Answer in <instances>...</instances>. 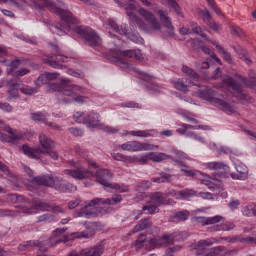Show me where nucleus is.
Listing matches in <instances>:
<instances>
[{
	"mask_svg": "<svg viewBox=\"0 0 256 256\" xmlns=\"http://www.w3.org/2000/svg\"><path fill=\"white\" fill-rule=\"evenodd\" d=\"M33 181L37 185H43L44 187H51L58 191L59 193H75L77 191V186L65 182L63 177L53 176L51 174L36 176L33 178Z\"/></svg>",
	"mask_w": 256,
	"mask_h": 256,
	"instance_id": "f257e3e1",
	"label": "nucleus"
},
{
	"mask_svg": "<svg viewBox=\"0 0 256 256\" xmlns=\"http://www.w3.org/2000/svg\"><path fill=\"white\" fill-rule=\"evenodd\" d=\"M121 195H115L112 198H95L90 201H86L83 207L78 211V217H83L84 219H93L99 216L97 213V207L99 205H118L121 203Z\"/></svg>",
	"mask_w": 256,
	"mask_h": 256,
	"instance_id": "f03ea898",
	"label": "nucleus"
},
{
	"mask_svg": "<svg viewBox=\"0 0 256 256\" xmlns=\"http://www.w3.org/2000/svg\"><path fill=\"white\" fill-rule=\"evenodd\" d=\"M179 234L175 233L172 235H164L159 239L147 238L145 234L139 236V238L132 243V247H136V251L145 247L147 251H151V249H155V247H167L169 243H173V241H179Z\"/></svg>",
	"mask_w": 256,
	"mask_h": 256,
	"instance_id": "7ed1b4c3",
	"label": "nucleus"
},
{
	"mask_svg": "<svg viewBox=\"0 0 256 256\" xmlns=\"http://www.w3.org/2000/svg\"><path fill=\"white\" fill-rule=\"evenodd\" d=\"M198 95L201 97V99L208 101V103H212V105H218V107H221L225 113H237V109H235L234 106H231V104L225 102L221 98H217L219 97V93L211 88L199 90Z\"/></svg>",
	"mask_w": 256,
	"mask_h": 256,
	"instance_id": "20e7f679",
	"label": "nucleus"
},
{
	"mask_svg": "<svg viewBox=\"0 0 256 256\" xmlns=\"http://www.w3.org/2000/svg\"><path fill=\"white\" fill-rule=\"evenodd\" d=\"M222 83L227 87L228 91H233L234 97H236L237 101H240L242 105H249V103H253V97L243 93V86L235 81L233 77L226 76L222 80Z\"/></svg>",
	"mask_w": 256,
	"mask_h": 256,
	"instance_id": "39448f33",
	"label": "nucleus"
},
{
	"mask_svg": "<svg viewBox=\"0 0 256 256\" xmlns=\"http://www.w3.org/2000/svg\"><path fill=\"white\" fill-rule=\"evenodd\" d=\"M46 4V7H49L51 11H54V13H58L60 15V18L64 23L67 25H77L78 21L77 18L73 16V14L67 10L62 9L61 7H65V3L57 0V3L51 1V0H43Z\"/></svg>",
	"mask_w": 256,
	"mask_h": 256,
	"instance_id": "423d86ee",
	"label": "nucleus"
},
{
	"mask_svg": "<svg viewBox=\"0 0 256 256\" xmlns=\"http://www.w3.org/2000/svg\"><path fill=\"white\" fill-rule=\"evenodd\" d=\"M74 31L75 33L83 37L85 45H88L89 47H101V37H99V34H97L95 30L89 27L83 28L81 26H78L74 29Z\"/></svg>",
	"mask_w": 256,
	"mask_h": 256,
	"instance_id": "0eeeda50",
	"label": "nucleus"
},
{
	"mask_svg": "<svg viewBox=\"0 0 256 256\" xmlns=\"http://www.w3.org/2000/svg\"><path fill=\"white\" fill-rule=\"evenodd\" d=\"M62 91L58 95V101L64 105H69L71 103V97L75 95V91H81V87L74 86L68 79L61 80Z\"/></svg>",
	"mask_w": 256,
	"mask_h": 256,
	"instance_id": "6e6552de",
	"label": "nucleus"
},
{
	"mask_svg": "<svg viewBox=\"0 0 256 256\" xmlns=\"http://www.w3.org/2000/svg\"><path fill=\"white\" fill-rule=\"evenodd\" d=\"M113 179V174L109 173V170L103 169L98 170L96 172V181L100 183V185H103V187L111 189V187L119 188V184L117 183H111V180Z\"/></svg>",
	"mask_w": 256,
	"mask_h": 256,
	"instance_id": "1a4fd4ad",
	"label": "nucleus"
},
{
	"mask_svg": "<svg viewBox=\"0 0 256 256\" xmlns=\"http://www.w3.org/2000/svg\"><path fill=\"white\" fill-rule=\"evenodd\" d=\"M158 15L160 17V21L163 24V27L168 29L166 33H164V37H174L175 36V28L173 27V22H171V18L167 15L166 11L159 10Z\"/></svg>",
	"mask_w": 256,
	"mask_h": 256,
	"instance_id": "9d476101",
	"label": "nucleus"
},
{
	"mask_svg": "<svg viewBox=\"0 0 256 256\" xmlns=\"http://www.w3.org/2000/svg\"><path fill=\"white\" fill-rule=\"evenodd\" d=\"M119 57H114L112 61L116 63L120 69H127L129 67V63L124 59H132L135 56V50H123L118 53ZM123 57V58H121Z\"/></svg>",
	"mask_w": 256,
	"mask_h": 256,
	"instance_id": "9b49d317",
	"label": "nucleus"
},
{
	"mask_svg": "<svg viewBox=\"0 0 256 256\" xmlns=\"http://www.w3.org/2000/svg\"><path fill=\"white\" fill-rule=\"evenodd\" d=\"M126 15L129 17L132 23H137L138 27L142 29V31H147V25L145 22L139 18V16L135 15V4H128L125 6Z\"/></svg>",
	"mask_w": 256,
	"mask_h": 256,
	"instance_id": "f8f14e48",
	"label": "nucleus"
},
{
	"mask_svg": "<svg viewBox=\"0 0 256 256\" xmlns=\"http://www.w3.org/2000/svg\"><path fill=\"white\" fill-rule=\"evenodd\" d=\"M139 13L142 17H144V19L149 21L150 27L153 31L161 30V23H159V20L155 18L153 13L149 12V10H146L145 8H140Z\"/></svg>",
	"mask_w": 256,
	"mask_h": 256,
	"instance_id": "ddd939ff",
	"label": "nucleus"
},
{
	"mask_svg": "<svg viewBox=\"0 0 256 256\" xmlns=\"http://www.w3.org/2000/svg\"><path fill=\"white\" fill-rule=\"evenodd\" d=\"M21 207H22V213H25L26 215H29V213H31V209H35L36 211H49V209H51V206L49 204L38 201V200H35L32 203H29V206H21Z\"/></svg>",
	"mask_w": 256,
	"mask_h": 256,
	"instance_id": "4468645a",
	"label": "nucleus"
},
{
	"mask_svg": "<svg viewBox=\"0 0 256 256\" xmlns=\"http://www.w3.org/2000/svg\"><path fill=\"white\" fill-rule=\"evenodd\" d=\"M31 119L37 123H44L48 127L54 129V131H59V126L55 122L47 121V114L41 112H35L31 114Z\"/></svg>",
	"mask_w": 256,
	"mask_h": 256,
	"instance_id": "2eb2a0df",
	"label": "nucleus"
},
{
	"mask_svg": "<svg viewBox=\"0 0 256 256\" xmlns=\"http://www.w3.org/2000/svg\"><path fill=\"white\" fill-rule=\"evenodd\" d=\"M223 219V216L219 215L213 217L198 216L194 217L192 221L194 223H199L200 225H215V223H221Z\"/></svg>",
	"mask_w": 256,
	"mask_h": 256,
	"instance_id": "dca6fc26",
	"label": "nucleus"
},
{
	"mask_svg": "<svg viewBox=\"0 0 256 256\" xmlns=\"http://www.w3.org/2000/svg\"><path fill=\"white\" fill-rule=\"evenodd\" d=\"M21 149L24 155L30 159H41V154H43V150L41 148H31L27 146V144H23Z\"/></svg>",
	"mask_w": 256,
	"mask_h": 256,
	"instance_id": "f3484780",
	"label": "nucleus"
},
{
	"mask_svg": "<svg viewBox=\"0 0 256 256\" xmlns=\"http://www.w3.org/2000/svg\"><path fill=\"white\" fill-rule=\"evenodd\" d=\"M213 245V241L211 240H200L197 243H194L192 245V249H195L196 255H205V253L208 251L207 247H211Z\"/></svg>",
	"mask_w": 256,
	"mask_h": 256,
	"instance_id": "a211bd4d",
	"label": "nucleus"
},
{
	"mask_svg": "<svg viewBox=\"0 0 256 256\" xmlns=\"http://www.w3.org/2000/svg\"><path fill=\"white\" fill-rule=\"evenodd\" d=\"M65 173L74 179H87V175L91 174V172L85 168L67 169Z\"/></svg>",
	"mask_w": 256,
	"mask_h": 256,
	"instance_id": "6ab92c4d",
	"label": "nucleus"
},
{
	"mask_svg": "<svg viewBox=\"0 0 256 256\" xmlns=\"http://www.w3.org/2000/svg\"><path fill=\"white\" fill-rule=\"evenodd\" d=\"M80 255L82 256H102L103 255V245H96L91 248H86L81 250Z\"/></svg>",
	"mask_w": 256,
	"mask_h": 256,
	"instance_id": "aec40b11",
	"label": "nucleus"
},
{
	"mask_svg": "<svg viewBox=\"0 0 256 256\" xmlns=\"http://www.w3.org/2000/svg\"><path fill=\"white\" fill-rule=\"evenodd\" d=\"M247 173V166L238 164L236 166V172L231 173L230 177H232V179H241L242 181H245V179H247Z\"/></svg>",
	"mask_w": 256,
	"mask_h": 256,
	"instance_id": "412c9836",
	"label": "nucleus"
},
{
	"mask_svg": "<svg viewBox=\"0 0 256 256\" xmlns=\"http://www.w3.org/2000/svg\"><path fill=\"white\" fill-rule=\"evenodd\" d=\"M39 143L41 145L40 149L43 151H48L55 148V143L53 140H51V138L47 137L45 134H40Z\"/></svg>",
	"mask_w": 256,
	"mask_h": 256,
	"instance_id": "4be33fe9",
	"label": "nucleus"
},
{
	"mask_svg": "<svg viewBox=\"0 0 256 256\" xmlns=\"http://www.w3.org/2000/svg\"><path fill=\"white\" fill-rule=\"evenodd\" d=\"M206 167L214 171H219V173H229V166L223 162H210L206 164Z\"/></svg>",
	"mask_w": 256,
	"mask_h": 256,
	"instance_id": "5701e85b",
	"label": "nucleus"
},
{
	"mask_svg": "<svg viewBox=\"0 0 256 256\" xmlns=\"http://www.w3.org/2000/svg\"><path fill=\"white\" fill-rule=\"evenodd\" d=\"M240 81L247 85V87H256V72L255 70H249L248 78H243L242 76H238Z\"/></svg>",
	"mask_w": 256,
	"mask_h": 256,
	"instance_id": "b1692460",
	"label": "nucleus"
},
{
	"mask_svg": "<svg viewBox=\"0 0 256 256\" xmlns=\"http://www.w3.org/2000/svg\"><path fill=\"white\" fill-rule=\"evenodd\" d=\"M212 45H215L216 49L218 50V53L222 55L223 59L227 61V63H233V56H231V53L227 52L223 46L219 45L217 41H211Z\"/></svg>",
	"mask_w": 256,
	"mask_h": 256,
	"instance_id": "393cba45",
	"label": "nucleus"
},
{
	"mask_svg": "<svg viewBox=\"0 0 256 256\" xmlns=\"http://www.w3.org/2000/svg\"><path fill=\"white\" fill-rule=\"evenodd\" d=\"M227 253V248L225 246L213 247L210 250H207L203 256H225Z\"/></svg>",
	"mask_w": 256,
	"mask_h": 256,
	"instance_id": "a878e982",
	"label": "nucleus"
},
{
	"mask_svg": "<svg viewBox=\"0 0 256 256\" xmlns=\"http://www.w3.org/2000/svg\"><path fill=\"white\" fill-rule=\"evenodd\" d=\"M206 185L210 189V191H213L216 193V195H219L221 191H223V182L219 180H213V181H206Z\"/></svg>",
	"mask_w": 256,
	"mask_h": 256,
	"instance_id": "bb28decb",
	"label": "nucleus"
},
{
	"mask_svg": "<svg viewBox=\"0 0 256 256\" xmlns=\"http://www.w3.org/2000/svg\"><path fill=\"white\" fill-rule=\"evenodd\" d=\"M121 149H123V151H141L143 144L137 141L127 142L121 145Z\"/></svg>",
	"mask_w": 256,
	"mask_h": 256,
	"instance_id": "cd10ccee",
	"label": "nucleus"
},
{
	"mask_svg": "<svg viewBox=\"0 0 256 256\" xmlns=\"http://www.w3.org/2000/svg\"><path fill=\"white\" fill-rule=\"evenodd\" d=\"M153 227V223H151V219L145 218L138 222V224L134 227V232L138 233V231H143L145 229H151Z\"/></svg>",
	"mask_w": 256,
	"mask_h": 256,
	"instance_id": "c85d7f7f",
	"label": "nucleus"
},
{
	"mask_svg": "<svg viewBox=\"0 0 256 256\" xmlns=\"http://www.w3.org/2000/svg\"><path fill=\"white\" fill-rule=\"evenodd\" d=\"M146 159H149L150 161H153L154 163H161V161H165L167 159V155L165 153H155L150 152L145 155Z\"/></svg>",
	"mask_w": 256,
	"mask_h": 256,
	"instance_id": "c756f323",
	"label": "nucleus"
},
{
	"mask_svg": "<svg viewBox=\"0 0 256 256\" xmlns=\"http://www.w3.org/2000/svg\"><path fill=\"white\" fill-rule=\"evenodd\" d=\"M86 125L87 127H98L99 115L95 113L86 114Z\"/></svg>",
	"mask_w": 256,
	"mask_h": 256,
	"instance_id": "7c9ffc66",
	"label": "nucleus"
},
{
	"mask_svg": "<svg viewBox=\"0 0 256 256\" xmlns=\"http://www.w3.org/2000/svg\"><path fill=\"white\" fill-rule=\"evenodd\" d=\"M232 48L239 55L240 59H242V61H245V63H247V65H251V63H253V61H251V58H249V55L247 54V50H245V48L239 47L237 49L235 46H232Z\"/></svg>",
	"mask_w": 256,
	"mask_h": 256,
	"instance_id": "2f4dec72",
	"label": "nucleus"
},
{
	"mask_svg": "<svg viewBox=\"0 0 256 256\" xmlns=\"http://www.w3.org/2000/svg\"><path fill=\"white\" fill-rule=\"evenodd\" d=\"M197 195V192L193 189H185L182 191H178V196H176V199H191V197H195Z\"/></svg>",
	"mask_w": 256,
	"mask_h": 256,
	"instance_id": "473e14b6",
	"label": "nucleus"
},
{
	"mask_svg": "<svg viewBox=\"0 0 256 256\" xmlns=\"http://www.w3.org/2000/svg\"><path fill=\"white\" fill-rule=\"evenodd\" d=\"M196 13L201 17L202 21L206 24L209 23V21H212L213 19V17L211 16V12H209L207 8L205 9L197 8Z\"/></svg>",
	"mask_w": 256,
	"mask_h": 256,
	"instance_id": "72a5a7b5",
	"label": "nucleus"
},
{
	"mask_svg": "<svg viewBox=\"0 0 256 256\" xmlns=\"http://www.w3.org/2000/svg\"><path fill=\"white\" fill-rule=\"evenodd\" d=\"M191 33H195L196 35H200V37H202V39H205V41H208V43H211V39H209V37L207 36V34L203 33V28H201L200 26H197V24L193 23L191 24Z\"/></svg>",
	"mask_w": 256,
	"mask_h": 256,
	"instance_id": "f704fd0d",
	"label": "nucleus"
},
{
	"mask_svg": "<svg viewBox=\"0 0 256 256\" xmlns=\"http://www.w3.org/2000/svg\"><path fill=\"white\" fill-rule=\"evenodd\" d=\"M192 47L196 51H203V53H211V49L205 46V44H203V41L201 40H194L192 42Z\"/></svg>",
	"mask_w": 256,
	"mask_h": 256,
	"instance_id": "c9c22d12",
	"label": "nucleus"
},
{
	"mask_svg": "<svg viewBox=\"0 0 256 256\" xmlns=\"http://www.w3.org/2000/svg\"><path fill=\"white\" fill-rule=\"evenodd\" d=\"M153 183H171L173 176L171 174L160 173V177L152 178Z\"/></svg>",
	"mask_w": 256,
	"mask_h": 256,
	"instance_id": "e433bc0d",
	"label": "nucleus"
},
{
	"mask_svg": "<svg viewBox=\"0 0 256 256\" xmlns=\"http://www.w3.org/2000/svg\"><path fill=\"white\" fill-rule=\"evenodd\" d=\"M150 199L153 203L156 205H164L165 203V196H163V193L161 192H155L151 194Z\"/></svg>",
	"mask_w": 256,
	"mask_h": 256,
	"instance_id": "4c0bfd02",
	"label": "nucleus"
},
{
	"mask_svg": "<svg viewBox=\"0 0 256 256\" xmlns=\"http://www.w3.org/2000/svg\"><path fill=\"white\" fill-rule=\"evenodd\" d=\"M16 203H18L17 209H20V213H23V207H29V199L25 198L24 196L18 195L17 196V201Z\"/></svg>",
	"mask_w": 256,
	"mask_h": 256,
	"instance_id": "58836bf2",
	"label": "nucleus"
},
{
	"mask_svg": "<svg viewBox=\"0 0 256 256\" xmlns=\"http://www.w3.org/2000/svg\"><path fill=\"white\" fill-rule=\"evenodd\" d=\"M21 93L24 95H35V93H39V87H31L29 85H24L20 88Z\"/></svg>",
	"mask_w": 256,
	"mask_h": 256,
	"instance_id": "ea45409f",
	"label": "nucleus"
},
{
	"mask_svg": "<svg viewBox=\"0 0 256 256\" xmlns=\"http://www.w3.org/2000/svg\"><path fill=\"white\" fill-rule=\"evenodd\" d=\"M255 243V238L253 237H247V238H241L239 236H235L229 240V243Z\"/></svg>",
	"mask_w": 256,
	"mask_h": 256,
	"instance_id": "a19ab883",
	"label": "nucleus"
},
{
	"mask_svg": "<svg viewBox=\"0 0 256 256\" xmlns=\"http://www.w3.org/2000/svg\"><path fill=\"white\" fill-rule=\"evenodd\" d=\"M6 65L7 67H10V69L7 70V74L11 75V73H15V71L19 68V65H21V60L14 59L11 61V63Z\"/></svg>",
	"mask_w": 256,
	"mask_h": 256,
	"instance_id": "79ce46f5",
	"label": "nucleus"
},
{
	"mask_svg": "<svg viewBox=\"0 0 256 256\" xmlns=\"http://www.w3.org/2000/svg\"><path fill=\"white\" fill-rule=\"evenodd\" d=\"M93 235H95V233L93 231H91L90 233L87 232H74L71 234L72 239H81V237L83 239H89L91 237H93Z\"/></svg>",
	"mask_w": 256,
	"mask_h": 256,
	"instance_id": "37998d69",
	"label": "nucleus"
},
{
	"mask_svg": "<svg viewBox=\"0 0 256 256\" xmlns=\"http://www.w3.org/2000/svg\"><path fill=\"white\" fill-rule=\"evenodd\" d=\"M168 5L170 7H172V9L175 11V13L179 16V17H183V12H181V7L179 6V4L177 2H175V0H166Z\"/></svg>",
	"mask_w": 256,
	"mask_h": 256,
	"instance_id": "c03bdc74",
	"label": "nucleus"
},
{
	"mask_svg": "<svg viewBox=\"0 0 256 256\" xmlns=\"http://www.w3.org/2000/svg\"><path fill=\"white\" fill-rule=\"evenodd\" d=\"M43 63L45 65H49L50 67H53V69H63V65L59 64V62H57L56 59L51 60L49 58H44Z\"/></svg>",
	"mask_w": 256,
	"mask_h": 256,
	"instance_id": "a18cd8bd",
	"label": "nucleus"
},
{
	"mask_svg": "<svg viewBox=\"0 0 256 256\" xmlns=\"http://www.w3.org/2000/svg\"><path fill=\"white\" fill-rule=\"evenodd\" d=\"M174 87L178 91H182V93H189L188 86L183 82V80H178L177 82H174Z\"/></svg>",
	"mask_w": 256,
	"mask_h": 256,
	"instance_id": "49530a36",
	"label": "nucleus"
},
{
	"mask_svg": "<svg viewBox=\"0 0 256 256\" xmlns=\"http://www.w3.org/2000/svg\"><path fill=\"white\" fill-rule=\"evenodd\" d=\"M51 221H55V215L47 213L38 217L37 223H49Z\"/></svg>",
	"mask_w": 256,
	"mask_h": 256,
	"instance_id": "de8ad7c7",
	"label": "nucleus"
},
{
	"mask_svg": "<svg viewBox=\"0 0 256 256\" xmlns=\"http://www.w3.org/2000/svg\"><path fill=\"white\" fill-rule=\"evenodd\" d=\"M189 215L190 213L188 210L180 211L176 213L174 219H176V221H187V219H189Z\"/></svg>",
	"mask_w": 256,
	"mask_h": 256,
	"instance_id": "09e8293b",
	"label": "nucleus"
},
{
	"mask_svg": "<svg viewBox=\"0 0 256 256\" xmlns=\"http://www.w3.org/2000/svg\"><path fill=\"white\" fill-rule=\"evenodd\" d=\"M142 211H147L146 215H153L159 213V208L155 205H145L142 207Z\"/></svg>",
	"mask_w": 256,
	"mask_h": 256,
	"instance_id": "8fccbe9b",
	"label": "nucleus"
},
{
	"mask_svg": "<svg viewBox=\"0 0 256 256\" xmlns=\"http://www.w3.org/2000/svg\"><path fill=\"white\" fill-rule=\"evenodd\" d=\"M17 215H19V212L15 210L0 209V217H17Z\"/></svg>",
	"mask_w": 256,
	"mask_h": 256,
	"instance_id": "3c124183",
	"label": "nucleus"
},
{
	"mask_svg": "<svg viewBox=\"0 0 256 256\" xmlns=\"http://www.w3.org/2000/svg\"><path fill=\"white\" fill-rule=\"evenodd\" d=\"M182 71L189 77H192V79H199V74H197L195 70L189 68V66H183Z\"/></svg>",
	"mask_w": 256,
	"mask_h": 256,
	"instance_id": "603ef678",
	"label": "nucleus"
},
{
	"mask_svg": "<svg viewBox=\"0 0 256 256\" xmlns=\"http://www.w3.org/2000/svg\"><path fill=\"white\" fill-rule=\"evenodd\" d=\"M35 85L37 87H41V85H47V83H49V80L47 78V74H41L37 80H35Z\"/></svg>",
	"mask_w": 256,
	"mask_h": 256,
	"instance_id": "864d4df0",
	"label": "nucleus"
},
{
	"mask_svg": "<svg viewBox=\"0 0 256 256\" xmlns=\"http://www.w3.org/2000/svg\"><path fill=\"white\" fill-rule=\"evenodd\" d=\"M235 228V223L233 222H224L223 224L219 225L220 231H233Z\"/></svg>",
	"mask_w": 256,
	"mask_h": 256,
	"instance_id": "5fc2aeb1",
	"label": "nucleus"
},
{
	"mask_svg": "<svg viewBox=\"0 0 256 256\" xmlns=\"http://www.w3.org/2000/svg\"><path fill=\"white\" fill-rule=\"evenodd\" d=\"M126 38L130 39V41H133V43H141V41H143L137 32H130Z\"/></svg>",
	"mask_w": 256,
	"mask_h": 256,
	"instance_id": "6e6d98bb",
	"label": "nucleus"
},
{
	"mask_svg": "<svg viewBox=\"0 0 256 256\" xmlns=\"http://www.w3.org/2000/svg\"><path fill=\"white\" fill-rule=\"evenodd\" d=\"M47 89L48 91H57V93H61L63 91V85L61 84V81H60V84H57V83L49 84L47 86Z\"/></svg>",
	"mask_w": 256,
	"mask_h": 256,
	"instance_id": "4d7b16f0",
	"label": "nucleus"
},
{
	"mask_svg": "<svg viewBox=\"0 0 256 256\" xmlns=\"http://www.w3.org/2000/svg\"><path fill=\"white\" fill-rule=\"evenodd\" d=\"M136 73H138L139 76V79H141L142 81H146V82H149V81H153V79H155L154 76H151L145 72H142L140 70H136Z\"/></svg>",
	"mask_w": 256,
	"mask_h": 256,
	"instance_id": "13d9d810",
	"label": "nucleus"
},
{
	"mask_svg": "<svg viewBox=\"0 0 256 256\" xmlns=\"http://www.w3.org/2000/svg\"><path fill=\"white\" fill-rule=\"evenodd\" d=\"M120 107L128 108V109H139V103H136L134 101L130 102H123L120 104Z\"/></svg>",
	"mask_w": 256,
	"mask_h": 256,
	"instance_id": "bf43d9fd",
	"label": "nucleus"
},
{
	"mask_svg": "<svg viewBox=\"0 0 256 256\" xmlns=\"http://www.w3.org/2000/svg\"><path fill=\"white\" fill-rule=\"evenodd\" d=\"M42 154L48 155L49 157H51V159H54V161H57V159H59V154H57V152L54 151L53 149L42 150Z\"/></svg>",
	"mask_w": 256,
	"mask_h": 256,
	"instance_id": "052dcab7",
	"label": "nucleus"
},
{
	"mask_svg": "<svg viewBox=\"0 0 256 256\" xmlns=\"http://www.w3.org/2000/svg\"><path fill=\"white\" fill-rule=\"evenodd\" d=\"M87 115H85L84 113H76V115H74V120L76 121V123H84V125H86L87 123Z\"/></svg>",
	"mask_w": 256,
	"mask_h": 256,
	"instance_id": "680f3d73",
	"label": "nucleus"
},
{
	"mask_svg": "<svg viewBox=\"0 0 256 256\" xmlns=\"http://www.w3.org/2000/svg\"><path fill=\"white\" fill-rule=\"evenodd\" d=\"M0 141L4 143H15V137H11L8 134L0 133Z\"/></svg>",
	"mask_w": 256,
	"mask_h": 256,
	"instance_id": "e2e57ef3",
	"label": "nucleus"
},
{
	"mask_svg": "<svg viewBox=\"0 0 256 256\" xmlns=\"http://www.w3.org/2000/svg\"><path fill=\"white\" fill-rule=\"evenodd\" d=\"M119 35H124V37H128L129 34L131 33V31H129V28L126 26V24H122L119 28H118V32Z\"/></svg>",
	"mask_w": 256,
	"mask_h": 256,
	"instance_id": "0e129e2a",
	"label": "nucleus"
},
{
	"mask_svg": "<svg viewBox=\"0 0 256 256\" xmlns=\"http://www.w3.org/2000/svg\"><path fill=\"white\" fill-rule=\"evenodd\" d=\"M231 33L235 37H241L242 35H245V32L243 31V29H241L240 27H237V26H232Z\"/></svg>",
	"mask_w": 256,
	"mask_h": 256,
	"instance_id": "69168bd1",
	"label": "nucleus"
},
{
	"mask_svg": "<svg viewBox=\"0 0 256 256\" xmlns=\"http://www.w3.org/2000/svg\"><path fill=\"white\" fill-rule=\"evenodd\" d=\"M151 187V182L143 181L137 185V191H145Z\"/></svg>",
	"mask_w": 256,
	"mask_h": 256,
	"instance_id": "338daca9",
	"label": "nucleus"
},
{
	"mask_svg": "<svg viewBox=\"0 0 256 256\" xmlns=\"http://www.w3.org/2000/svg\"><path fill=\"white\" fill-rule=\"evenodd\" d=\"M146 89L148 91H152L153 93H159V86H157L156 84H153V83H147L145 85Z\"/></svg>",
	"mask_w": 256,
	"mask_h": 256,
	"instance_id": "774afa93",
	"label": "nucleus"
}]
</instances>
